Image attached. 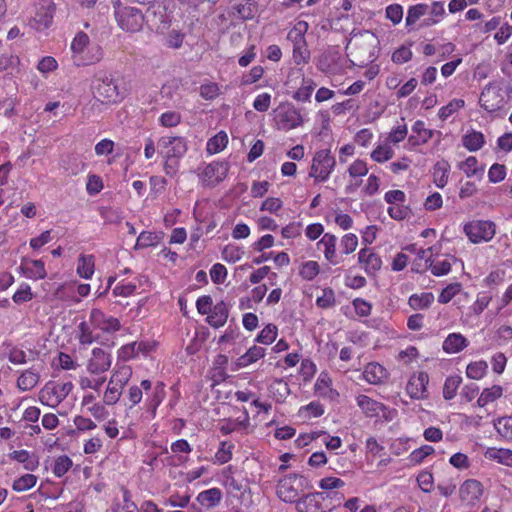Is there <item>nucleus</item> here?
Masks as SVG:
<instances>
[{
  "instance_id": "nucleus-1",
  "label": "nucleus",
  "mask_w": 512,
  "mask_h": 512,
  "mask_svg": "<svg viewBox=\"0 0 512 512\" xmlns=\"http://www.w3.org/2000/svg\"><path fill=\"white\" fill-rule=\"evenodd\" d=\"M352 45L350 55L356 60L354 64L362 67L376 60L378 39L375 34L364 31L359 36L355 35Z\"/></svg>"
},
{
  "instance_id": "nucleus-2",
  "label": "nucleus",
  "mask_w": 512,
  "mask_h": 512,
  "mask_svg": "<svg viewBox=\"0 0 512 512\" xmlns=\"http://www.w3.org/2000/svg\"><path fill=\"white\" fill-rule=\"evenodd\" d=\"M308 28V23L301 20L287 34V40L292 44V58L296 65L307 64L311 58L305 38Z\"/></svg>"
},
{
  "instance_id": "nucleus-3",
  "label": "nucleus",
  "mask_w": 512,
  "mask_h": 512,
  "mask_svg": "<svg viewBox=\"0 0 512 512\" xmlns=\"http://www.w3.org/2000/svg\"><path fill=\"white\" fill-rule=\"evenodd\" d=\"M92 91L95 99L101 103H117L124 98V93L107 72H99L95 75Z\"/></svg>"
},
{
  "instance_id": "nucleus-4",
  "label": "nucleus",
  "mask_w": 512,
  "mask_h": 512,
  "mask_svg": "<svg viewBox=\"0 0 512 512\" xmlns=\"http://www.w3.org/2000/svg\"><path fill=\"white\" fill-rule=\"evenodd\" d=\"M114 14L118 26L129 33L139 32L145 22V16L141 10L135 7L118 4V6L115 7Z\"/></svg>"
},
{
  "instance_id": "nucleus-5",
  "label": "nucleus",
  "mask_w": 512,
  "mask_h": 512,
  "mask_svg": "<svg viewBox=\"0 0 512 512\" xmlns=\"http://www.w3.org/2000/svg\"><path fill=\"white\" fill-rule=\"evenodd\" d=\"M336 166V160L329 149H322L315 153L309 171V176L317 182L326 181Z\"/></svg>"
},
{
  "instance_id": "nucleus-6",
  "label": "nucleus",
  "mask_w": 512,
  "mask_h": 512,
  "mask_svg": "<svg viewBox=\"0 0 512 512\" xmlns=\"http://www.w3.org/2000/svg\"><path fill=\"white\" fill-rule=\"evenodd\" d=\"M72 389V382L55 383L49 381L40 390L39 400L44 405L56 407L70 394Z\"/></svg>"
},
{
  "instance_id": "nucleus-7",
  "label": "nucleus",
  "mask_w": 512,
  "mask_h": 512,
  "mask_svg": "<svg viewBox=\"0 0 512 512\" xmlns=\"http://www.w3.org/2000/svg\"><path fill=\"white\" fill-rule=\"evenodd\" d=\"M463 230L472 243L489 242L495 236L496 224L490 220H473Z\"/></svg>"
},
{
  "instance_id": "nucleus-8",
  "label": "nucleus",
  "mask_w": 512,
  "mask_h": 512,
  "mask_svg": "<svg viewBox=\"0 0 512 512\" xmlns=\"http://www.w3.org/2000/svg\"><path fill=\"white\" fill-rule=\"evenodd\" d=\"M303 489V478L298 474L285 475L278 481L277 496L286 503L296 502Z\"/></svg>"
},
{
  "instance_id": "nucleus-9",
  "label": "nucleus",
  "mask_w": 512,
  "mask_h": 512,
  "mask_svg": "<svg viewBox=\"0 0 512 512\" xmlns=\"http://www.w3.org/2000/svg\"><path fill=\"white\" fill-rule=\"evenodd\" d=\"M275 113V122L279 130L289 131L303 124L300 110L291 104L280 105Z\"/></svg>"
},
{
  "instance_id": "nucleus-10",
  "label": "nucleus",
  "mask_w": 512,
  "mask_h": 512,
  "mask_svg": "<svg viewBox=\"0 0 512 512\" xmlns=\"http://www.w3.org/2000/svg\"><path fill=\"white\" fill-rule=\"evenodd\" d=\"M158 151L163 158L180 160L187 152V141L181 136H163L157 143Z\"/></svg>"
},
{
  "instance_id": "nucleus-11",
  "label": "nucleus",
  "mask_w": 512,
  "mask_h": 512,
  "mask_svg": "<svg viewBox=\"0 0 512 512\" xmlns=\"http://www.w3.org/2000/svg\"><path fill=\"white\" fill-rule=\"evenodd\" d=\"M54 14V4L51 0H40L35 16L32 18L30 25L37 29L43 30L50 26Z\"/></svg>"
},
{
  "instance_id": "nucleus-12",
  "label": "nucleus",
  "mask_w": 512,
  "mask_h": 512,
  "mask_svg": "<svg viewBox=\"0 0 512 512\" xmlns=\"http://www.w3.org/2000/svg\"><path fill=\"white\" fill-rule=\"evenodd\" d=\"M483 494V485L475 479H468L460 486L459 496L468 505L476 504Z\"/></svg>"
},
{
  "instance_id": "nucleus-13",
  "label": "nucleus",
  "mask_w": 512,
  "mask_h": 512,
  "mask_svg": "<svg viewBox=\"0 0 512 512\" xmlns=\"http://www.w3.org/2000/svg\"><path fill=\"white\" fill-rule=\"evenodd\" d=\"M111 355L101 348L92 350L91 358L87 363V370L91 374H100L106 372L111 366Z\"/></svg>"
},
{
  "instance_id": "nucleus-14",
  "label": "nucleus",
  "mask_w": 512,
  "mask_h": 512,
  "mask_svg": "<svg viewBox=\"0 0 512 512\" xmlns=\"http://www.w3.org/2000/svg\"><path fill=\"white\" fill-rule=\"evenodd\" d=\"M228 171L229 164L227 162H212L204 168L202 176L208 185L214 186L226 178Z\"/></svg>"
},
{
  "instance_id": "nucleus-15",
  "label": "nucleus",
  "mask_w": 512,
  "mask_h": 512,
  "mask_svg": "<svg viewBox=\"0 0 512 512\" xmlns=\"http://www.w3.org/2000/svg\"><path fill=\"white\" fill-rule=\"evenodd\" d=\"M341 55L336 50L325 52L318 60V69L325 74H338L342 70Z\"/></svg>"
},
{
  "instance_id": "nucleus-16",
  "label": "nucleus",
  "mask_w": 512,
  "mask_h": 512,
  "mask_svg": "<svg viewBox=\"0 0 512 512\" xmlns=\"http://www.w3.org/2000/svg\"><path fill=\"white\" fill-rule=\"evenodd\" d=\"M90 321L95 328L103 332H115L120 329L119 320L113 316H107L100 309L91 310Z\"/></svg>"
},
{
  "instance_id": "nucleus-17",
  "label": "nucleus",
  "mask_w": 512,
  "mask_h": 512,
  "mask_svg": "<svg viewBox=\"0 0 512 512\" xmlns=\"http://www.w3.org/2000/svg\"><path fill=\"white\" fill-rule=\"evenodd\" d=\"M429 382V376L426 372H419L417 375H413L406 386V391L409 396L413 399L426 398V390Z\"/></svg>"
},
{
  "instance_id": "nucleus-18",
  "label": "nucleus",
  "mask_w": 512,
  "mask_h": 512,
  "mask_svg": "<svg viewBox=\"0 0 512 512\" xmlns=\"http://www.w3.org/2000/svg\"><path fill=\"white\" fill-rule=\"evenodd\" d=\"M325 500L323 492H314L298 498L296 508L299 512H320L322 510V502Z\"/></svg>"
},
{
  "instance_id": "nucleus-19",
  "label": "nucleus",
  "mask_w": 512,
  "mask_h": 512,
  "mask_svg": "<svg viewBox=\"0 0 512 512\" xmlns=\"http://www.w3.org/2000/svg\"><path fill=\"white\" fill-rule=\"evenodd\" d=\"M336 244L337 237L330 233H325L322 236V238L317 242V248L323 251L325 259L333 265L339 263L336 254Z\"/></svg>"
},
{
  "instance_id": "nucleus-20",
  "label": "nucleus",
  "mask_w": 512,
  "mask_h": 512,
  "mask_svg": "<svg viewBox=\"0 0 512 512\" xmlns=\"http://www.w3.org/2000/svg\"><path fill=\"white\" fill-rule=\"evenodd\" d=\"M229 316V307L224 301L216 303L206 317V322L213 328L225 325Z\"/></svg>"
},
{
  "instance_id": "nucleus-21",
  "label": "nucleus",
  "mask_w": 512,
  "mask_h": 512,
  "mask_svg": "<svg viewBox=\"0 0 512 512\" xmlns=\"http://www.w3.org/2000/svg\"><path fill=\"white\" fill-rule=\"evenodd\" d=\"M356 403L365 416L369 418L380 417L381 409H384L383 403L364 394L356 397Z\"/></svg>"
},
{
  "instance_id": "nucleus-22",
  "label": "nucleus",
  "mask_w": 512,
  "mask_h": 512,
  "mask_svg": "<svg viewBox=\"0 0 512 512\" xmlns=\"http://www.w3.org/2000/svg\"><path fill=\"white\" fill-rule=\"evenodd\" d=\"M20 269L27 278L33 280L44 279L46 277L45 265L42 260L23 259Z\"/></svg>"
},
{
  "instance_id": "nucleus-23",
  "label": "nucleus",
  "mask_w": 512,
  "mask_h": 512,
  "mask_svg": "<svg viewBox=\"0 0 512 512\" xmlns=\"http://www.w3.org/2000/svg\"><path fill=\"white\" fill-rule=\"evenodd\" d=\"M358 261L364 265V269L368 274L375 273L381 268V258L369 248H363L358 253Z\"/></svg>"
},
{
  "instance_id": "nucleus-24",
  "label": "nucleus",
  "mask_w": 512,
  "mask_h": 512,
  "mask_svg": "<svg viewBox=\"0 0 512 512\" xmlns=\"http://www.w3.org/2000/svg\"><path fill=\"white\" fill-rule=\"evenodd\" d=\"M413 134L409 136L408 142L412 146H419L428 142L434 135V131L425 128V124L421 120H417L412 126Z\"/></svg>"
},
{
  "instance_id": "nucleus-25",
  "label": "nucleus",
  "mask_w": 512,
  "mask_h": 512,
  "mask_svg": "<svg viewBox=\"0 0 512 512\" xmlns=\"http://www.w3.org/2000/svg\"><path fill=\"white\" fill-rule=\"evenodd\" d=\"M502 99L499 93L491 87H485L481 92L479 103L488 112L497 111L501 107Z\"/></svg>"
},
{
  "instance_id": "nucleus-26",
  "label": "nucleus",
  "mask_w": 512,
  "mask_h": 512,
  "mask_svg": "<svg viewBox=\"0 0 512 512\" xmlns=\"http://www.w3.org/2000/svg\"><path fill=\"white\" fill-rule=\"evenodd\" d=\"M469 342L461 333H450L443 342L442 348L447 354H456L464 350Z\"/></svg>"
},
{
  "instance_id": "nucleus-27",
  "label": "nucleus",
  "mask_w": 512,
  "mask_h": 512,
  "mask_svg": "<svg viewBox=\"0 0 512 512\" xmlns=\"http://www.w3.org/2000/svg\"><path fill=\"white\" fill-rule=\"evenodd\" d=\"M9 458L22 463L24 469L28 471H35L39 467L38 456L27 450H15L9 454Z\"/></svg>"
},
{
  "instance_id": "nucleus-28",
  "label": "nucleus",
  "mask_w": 512,
  "mask_h": 512,
  "mask_svg": "<svg viewBox=\"0 0 512 512\" xmlns=\"http://www.w3.org/2000/svg\"><path fill=\"white\" fill-rule=\"evenodd\" d=\"M363 378L370 384H379L387 378V370L379 363H369L363 372Z\"/></svg>"
},
{
  "instance_id": "nucleus-29",
  "label": "nucleus",
  "mask_w": 512,
  "mask_h": 512,
  "mask_svg": "<svg viewBox=\"0 0 512 512\" xmlns=\"http://www.w3.org/2000/svg\"><path fill=\"white\" fill-rule=\"evenodd\" d=\"M462 144L468 151L475 152L485 145V137L483 133L471 130L462 137Z\"/></svg>"
},
{
  "instance_id": "nucleus-30",
  "label": "nucleus",
  "mask_w": 512,
  "mask_h": 512,
  "mask_svg": "<svg viewBox=\"0 0 512 512\" xmlns=\"http://www.w3.org/2000/svg\"><path fill=\"white\" fill-rule=\"evenodd\" d=\"M89 36L84 32H78L72 43H71V51L73 53V60L76 64V60L80 58H84V54L89 45Z\"/></svg>"
},
{
  "instance_id": "nucleus-31",
  "label": "nucleus",
  "mask_w": 512,
  "mask_h": 512,
  "mask_svg": "<svg viewBox=\"0 0 512 512\" xmlns=\"http://www.w3.org/2000/svg\"><path fill=\"white\" fill-rule=\"evenodd\" d=\"M165 397L164 384L159 382L154 388L151 396L146 399V409L151 413L152 418L156 416V410Z\"/></svg>"
},
{
  "instance_id": "nucleus-32",
  "label": "nucleus",
  "mask_w": 512,
  "mask_h": 512,
  "mask_svg": "<svg viewBox=\"0 0 512 512\" xmlns=\"http://www.w3.org/2000/svg\"><path fill=\"white\" fill-rule=\"evenodd\" d=\"M236 15L242 20H250L258 12V6L254 0H242L234 7Z\"/></svg>"
},
{
  "instance_id": "nucleus-33",
  "label": "nucleus",
  "mask_w": 512,
  "mask_h": 512,
  "mask_svg": "<svg viewBox=\"0 0 512 512\" xmlns=\"http://www.w3.org/2000/svg\"><path fill=\"white\" fill-rule=\"evenodd\" d=\"M485 457L500 464L512 467V450L505 448H488Z\"/></svg>"
},
{
  "instance_id": "nucleus-34",
  "label": "nucleus",
  "mask_w": 512,
  "mask_h": 512,
  "mask_svg": "<svg viewBox=\"0 0 512 512\" xmlns=\"http://www.w3.org/2000/svg\"><path fill=\"white\" fill-rule=\"evenodd\" d=\"M222 499V492L218 488H211L205 491H202L197 496V501L205 507L211 508L215 507L220 503Z\"/></svg>"
},
{
  "instance_id": "nucleus-35",
  "label": "nucleus",
  "mask_w": 512,
  "mask_h": 512,
  "mask_svg": "<svg viewBox=\"0 0 512 512\" xmlns=\"http://www.w3.org/2000/svg\"><path fill=\"white\" fill-rule=\"evenodd\" d=\"M95 260L93 255H80L77 264V274L84 279H90L94 274Z\"/></svg>"
},
{
  "instance_id": "nucleus-36",
  "label": "nucleus",
  "mask_w": 512,
  "mask_h": 512,
  "mask_svg": "<svg viewBox=\"0 0 512 512\" xmlns=\"http://www.w3.org/2000/svg\"><path fill=\"white\" fill-rule=\"evenodd\" d=\"M433 301V293L423 292L421 294H412L409 297L408 304L414 310H423L429 308Z\"/></svg>"
},
{
  "instance_id": "nucleus-37",
  "label": "nucleus",
  "mask_w": 512,
  "mask_h": 512,
  "mask_svg": "<svg viewBox=\"0 0 512 512\" xmlns=\"http://www.w3.org/2000/svg\"><path fill=\"white\" fill-rule=\"evenodd\" d=\"M84 58L76 60L77 66L90 65L99 62L103 57V49L100 45L95 44L87 48Z\"/></svg>"
},
{
  "instance_id": "nucleus-38",
  "label": "nucleus",
  "mask_w": 512,
  "mask_h": 512,
  "mask_svg": "<svg viewBox=\"0 0 512 512\" xmlns=\"http://www.w3.org/2000/svg\"><path fill=\"white\" fill-rule=\"evenodd\" d=\"M132 376V369L130 366H120L118 369L112 374L109 382L121 389H123L129 382Z\"/></svg>"
},
{
  "instance_id": "nucleus-39",
  "label": "nucleus",
  "mask_w": 512,
  "mask_h": 512,
  "mask_svg": "<svg viewBox=\"0 0 512 512\" xmlns=\"http://www.w3.org/2000/svg\"><path fill=\"white\" fill-rule=\"evenodd\" d=\"M503 394V389L499 385H493L490 388H486L482 391L479 398L477 399V405L479 407H484L487 404L494 402L498 398H500Z\"/></svg>"
},
{
  "instance_id": "nucleus-40",
  "label": "nucleus",
  "mask_w": 512,
  "mask_h": 512,
  "mask_svg": "<svg viewBox=\"0 0 512 512\" xmlns=\"http://www.w3.org/2000/svg\"><path fill=\"white\" fill-rule=\"evenodd\" d=\"M265 355V349L259 346L251 347L244 355L238 358L237 365L245 367L256 362Z\"/></svg>"
},
{
  "instance_id": "nucleus-41",
  "label": "nucleus",
  "mask_w": 512,
  "mask_h": 512,
  "mask_svg": "<svg viewBox=\"0 0 512 512\" xmlns=\"http://www.w3.org/2000/svg\"><path fill=\"white\" fill-rule=\"evenodd\" d=\"M38 381V373L32 370H26L19 376L17 380V386L22 391H28L34 388L37 385Z\"/></svg>"
},
{
  "instance_id": "nucleus-42",
  "label": "nucleus",
  "mask_w": 512,
  "mask_h": 512,
  "mask_svg": "<svg viewBox=\"0 0 512 512\" xmlns=\"http://www.w3.org/2000/svg\"><path fill=\"white\" fill-rule=\"evenodd\" d=\"M429 11V5L424 3H419L413 6H410L407 11L406 16V26L414 25L422 16L426 15Z\"/></svg>"
},
{
  "instance_id": "nucleus-43",
  "label": "nucleus",
  "mask_w": 512,
  "mask_h": 512,
  "mask_svg": "<svg viewBox=\"0 0 512 512\" xmlns=\"http://www.w3.org/2000/svg\"><path fill=\"white\" fill-rule=\"evenodd\" d=\"M316 87V83L310 78H303L301 87L294 93L293 98L300 102L310 100L311 94Z\"/></svg>"
},
{
  "instance_id": "nucleus-44",
  "label": "nucleus",
  "mask_w": 512,
  "mask_h": 512,
  "mask_svg": "<svg viewBox=\"0 0 512 512\" xmlns=\"http://www.w3.org/2000/svg\"><path fill=\"white\" fill-rule=\"evenodd\" d=\"M449 164L437 162L434 166L433 177L437 187L443 188L448 182Z\"/></svg>"
},
{
  "instance_id": "nucleus-45",
  "label": "nucleus",
  "mask_w": 512,
  "mask_h": 512,
  "mask_svg": "<svg viewBox=\"0 0 512 512\" xmlns=\"http://www.w3.org/2000/svg\"><path fill=\"white\" fill-rule=\"evenodd\" d=\"M228 143V136L225 132L220 131L215 136H213L207 142V151L210 154H216L222 151Z\"/></svg>"
},
{
  "instance_id": "nucleus-46",
  "label": "nucleus",
  "mask_w": 512,
  "mask_h": 512,
  "mask_svg": "<svg viewBox=\"0 0 512 512\" xmlns=\"http://www.w3.org/2000/svg\"><path fill=\"white\" fill-rule=\"evenodd\" d=\"M461 383L462 378L459 375H452L447 377L443 387V397L446 400L453 399Z\"/></svg>"
},
{
  "instance_id": "nucleus-47",
  "label": "nucleus",
  "mask_w": 512,
  "mask_h": 512,
  "mask_svg": "<svg viewBox=\"0 0 512 512\" xmlns=\"http://www.w3.org/2000/svg\"><path fill=\"white\" fill-rule=\"evenodd\" d=\"M37 483V477L33 474H24L15 479L12 489L16 492H24L33 488Z\"/></svg>"
},
{
  "instance_id": "nucleus-48",
  "label": "nucleus",
  "mask_w": 512,
  "mask_h": 512,
  "mask_svg": "<svg viewBox=\"0 0 512 512\" xmlns=\"http://www.w3.org/2000/svg\"><path fill=\"white\" fill-rule=\"evenodd\" d=\"M160 237L151 231H143L137 238L135 249H143L151 246H155L159 243Z\"/></svg>"
},
{
  "instance_id": "nucleus-49",
  "label": "nucleus",
  "mask_w": 512,
  "mask_h": 512,
  "mask_svg": "<svg viewBox=\"0 0 512 512\" xmlns=\"http://www.w3.org/2000/svg\"><path fill=\"white\" fill-rule=\"evenodd\" d=\"M494 427L503 438L512 441V416L497 419Z\"/></svg>"
},
{
  "instance_id": "nucleus-50",
  "label": "nucleus",
  "mask_w": 512,
  "mask_h": 512,
  "mask_svg": "<svg viewBox=\"0 0 512 512\" xmlns=\"http://www.w3.org/2000/svg\"><path fill=\"white\" fill-rule=\"evenodd\" d=\"M72 460L67 455L57 457L53 465V473L56 477L64 476L72 467Z\"/></svg>"
},
{
  "instance_id": "nucleus-51",
  "label": "nucleus",
  "mask_w": 512,
  "mask_h": 512,
  "mask_svg": "<svg viewBox=\"0 0 512 512\" xmlns=\"http://www.w3.org/2000/svg\"><path fill=\"white\" fill-rule=\"evenodd\" d=\"M320 272V266L316 261H307L301 265L300 276L307 281L313 280Z\"/></svg>"
},
{
  "instance_id": "nucleus-52",
  "label": "nucleus",
  "mask_w": 512,
  "mask_h": 512,
  "mask_svg": "<svg viewBox=\"0 0 512 512\" xmlns=\"http://www.w3.org/2000/svg\"><path fill=\"white\" fill-rule=\"evenodd\" d=\"M244 255V250L236 245L229 244L222 250V258L229 263H235L239 261Z\"/></svg>"
},
{
  "instance_id": "nucleus-53",
  "label": "nucleus",
  "mask_w": 512,
  "mask_h": 512,
  "mask_svg": "<svg viewBox=\"0 0 512 512\" xmlns=\"http://www.w3.org/2000/svg\"><path fill=\"white\" fill-rule=\"evenodd\" d=\"M488 365L485 361L470 363L466 368V375L471 379H481L487 372Z\"/></svg>"
},
{
  "instance_id": "nucleus-54",
  "label": "nucleus",
  "mask_w": 512,
  "mask_h": 512,
  "mask_svg": "<svg viewBox=\"0 0 512 512\" xmlns=\"http://www.w3.org/2000/svg\"><path fill=\"white\" fill-rule=\"evenodd\" d=\"M465 102L462 99H453L447 105L440 108L438 116L442 121H445L448 117L457 112L464 106Z\"/></svg>"
},
{
  "instance_id": "nucleus-55",
  "label": "nucleus",
  "mask_w": 512,
  "mask_h": 512,
  "mask_svg": "<svg viewBox=\"0 0 512 512\" xmlns=\"http://www.w3.org/2000/svg\"><path fill=\"white\" fill-rule=\"evenodd\" d=\"M358 246V238L353 233L345 234L340 241V248L343 254H351Z\"/></svg>"
},
{
  "instance_id": "nucleus-56",
  "label": "nucleus",
  "mask_w": 512,
  "mask_h": 512,
  "mask_svg": "<svg viewBox=\"0 0 512 512\" xmlns=\"http://www.w3.org/2000/svg\"><path fill=\"white\" fill-rule=\"evenodd\" d=\"M159 123L163 127L172 128L181 123V115L177 111H167L160 115Z\"/></svg>"
},
{
  "instance_id": "nucleus-57",
  "label": "nucleus",
  "mask_w": 512,
  "mask_h": 512,
  "mask_svg": "<svg viewBox=\"0 0 512 512\" xmlns=\"http://www.w3.org/2000/svg\"><path fill=\"white\" fill-rule=\"evenodd\" d=\"M394 155V152L391 147L387 145H379L377 146L371 153V158L379 163L390 160Z\"/></svg>"
},
{
  "instance_id": "nucleus-58",
  "label": "nucleus",
  "mask_w": 512,
  "mask_h": 512,
  "mask_svg": "<svg viewBox=\"0 0 512 512\" xmlns=\"http://www.w3.org/2000/svg\"><path fill=\"white\" fill-rule=\"evenodd\" d=\"M276 336L277 327L274 324H268L261 330L256 340L262 344L268 345L274 342Z\"/></svg>"
},
{
  "instance_id": "nucleus-59",
  "label": "nucleus",
  "mask_w": 512,
  "mask_h": 512,
  "mask_svg": "<svg viewBox=\"0 0 512 512\" xmlns=\"http://www.w3.org/2000/svg\"><path fill=\"white\" fill-rule=\"evenodd\" d=\"M335 293L331 288L323 289V293L316 299V305L322 309H328L335 305Z\"/></svg>"
},
{
  "instance_id": "nucleus-60",
  "label": "nucleus",
  "mask_w": 512,
  "mask_h": 512,
  "mask_svg": "<svg viewBox=\"0 0 512 512\" xmlns=\"http://www.w3.org/2000/svg\"><path fill=\"white\" fill-rule=\"evenodd\" d=\"M33 299V293L31 291V287L28 284H21L19 289L12 296V300L17 303H25L29 302Z\"/></svg>"
},
{
  "instance_id": "nucleus-61",
  "label": "nucleus",
  "mask_w": 512,
  "mask_h": 512,
  "mask_svg": "<svg viewBox=\"0 0 512 512\" xmlns=\"http://www.w3.org/2000/svg\"><path fill=\"white\" fill-rule=\"evenodd\" d=\"M460 289L461 285L459 283L449 284L441 291L438 302L442 304L450 302L460 292Z\"/></svg>"
},
{
  "instance_id": "nucleus-62",
  "label": "nucleus",
  "mask_w": 512,
  "mask_h": 512,
  "mask_svg": "<svg viewBox=\"0 0 512 512\" xmlns=\"http://www.w3.org/2000/svg\"><path fill=\"white\" fill-rule=\"evenodd\" d=\"M122 390L121 388L113 385V384H110V382L108 383V386H107V389L104 393V397H103V401L105 404L107 405H114L116 404L119 399H120V396L122 394Z\"/></svg>"
},
{
  "instance_id": "nucleus-63",
  "label": "nucleus",
  "mask_w": 512,
  "mask_h": 512,
  "mask_svg": "<svg viewBox=\"0 0 512 512\" xmlns=\"http://www.w3.org/2000/svg\"><path fill=\"white\" fill-rule=\"evenodd\" d=\"M387 212L392 219L401 221L410 216L411 209L408 206L401 204L396 206H390Z\"/></svg>"
},
{
  "instance_id": "nucleus-64",
  "label": "nucleus",
  "mask_w": 512,
  "mask_h": 512,
  "mask_svg": "<svg viewBox=\"0 0 512 512\" xmlns=\"http://www.w3.org/2000/svg\"><path fill=\"white\" fill-rule=\"evenodd\" d=\"M185 35L178 30H171L165 38V45L172 49H179L182 46Z\"/></svg>"
}]
</instances>
